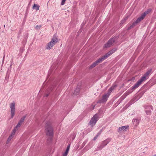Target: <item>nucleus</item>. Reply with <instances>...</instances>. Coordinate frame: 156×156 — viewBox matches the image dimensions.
<instances>
[{
    "instance_id": "obj_21",
    "label": "nucleus",
    "mask_w": 156,
    "mask_h": 156,
    "mask_svg": "<svg viewBox=\"0 0 156 156\" xmlns=\"http://www.w3.org/2000/svg\"><path fill=\"white\" fill-rule=\"evenodd\" d=\"M26 117V115H25L24 116H23L20 119L19 122L21 124H22L24 121Z\"/></svg>"
},
{
    "instance_id": "obj_1",
    "label": "nucleus",
    "mask_w": 156,
    "mask_h": 156,
    "mask_svg": "<svg viewBox=\"0 0 156 156\" xmlns=\"http://www.w3.org/2000/svg\"><path fill=\"white\" fill-rule=\"evenodd\" d=\"M116 50L117 49L115 48H114L108 52L106 53L103 56L99 58L97 60L95 61V62H93L92 64H91L89 66V69H91L95 67L97 65H98V64L99 63L103 61L106 59L110 55H111L114 52H115V51H116Z\"/></svg>"
},
{
    "instance_id": "obj_7",
    "label": "nucleus",
    "mask_w": 156,
    "mask_h": 156,
    "mask_svg": "<svg viewBox=\"0 0 156 156\" xmlns=\"http://www.w3.org/2000/svg\"><path fill=\"white\" fill-rule=\"evenodd\" d=\"M143 81H144L141 78L140 79L138 80L137 82L135 83L133 87H131V90H132V91L130 92V93H131L135 89L138 88L139 86L142 83Z\"/></svg>"
},
{
    "instance_id": "obj_35",
    "label": "nucleus",
    "mask_w": 156,
    "mask_h": 156,
    "mask_svg": "<svg viewBox=\"0 0 156 156\" xmlns=\"http://www.w3.org/2000/svg\"><path fill=\"white\" fill-rule=\"evenodd\" d=\"M129 104H130V105H131V103L130 102H129Z\"/></svg>"
},
{
    "instance_id": "obj_9",
    "label": "nucleus",
    "mask_w": 156,
    "mask_h": 156,
    "mask_svg": "<svg viewBox=\"0 0 156 156\" xmlns=\"http://www.w3.org/2000/svg\"><path fill=\"white\" fill-rule=\"evenodd\" d=\"M110 138H108L105 140L103 141L100 145L98 147V149L99 150H101L106 146L110 141Z\"/></svg>"
},
{
    "instance_id": "obj_33",
    "label": "nucleus",
    "mask_w": 156,
    "mask_h": 156,
    "mask_svg": "<svg viewBox=\"0 0 156 156\" xmlns=\"http://www.w3.org/2000/svg\"><path fill=\"white\" fill-rule=\"evenodd\" d=\"M125 21L124 20H122L121 21V23H123Z\"/></svg>"
},
{
    "instance_id": "obj_24",
    "label": "nucleus",
    "mask_w": 156,
    "mask_h": 156,
    "mask_svg": "<svg viewBox=\"0 0 156 156\" xmlns=\"http://www.w3.org/2000/svg\"><path fill=\"white\" fill-rule=\"evenodd\" d=\"M68 150H66L65 152L63 154V156H67L69 152Z\"/></svg>"
},
{
    "instance_id": "obj_6",
    "label": "nucleus",
    "mask_w": 156,
    "mask_h": 156,
    "mask_svg": "<svg viewBox=\"0 0 156 156\" xmlns=\"http://www.w3.org/2000/svg\"><path fill=\"white\" fill-rule=\"evenodd\" d=\"M116 37H114L110 38L105 44L104 46V48H109L111 46L113 45V44L115 42L116 40Z\"/></svg>"
},
{
    "instance_id": "obj_13",
    "label": "nucleus",
    "mask_w": 156,
    "mask_h": 156,
    "mask_svg": "<svg viewBox=\"0 0 156 156\" xmlns=\"http://www.w3.org/2000/svg\"><path fill=\"white\" fill-rule=\"evenodd\" d=\"M152 10V9L151 8L147 10V11L144 12L142 13L141 16L139 17L138 18L141 21L142 20L145 18V16L149 13H150Z\"/></svg>"
},
{
    "instance_id": "obj_32",
    "label": "nucleus",
    "mask_w": 156,
    "mask_h": 156,
    "mask_svg": "<svg viewBox=\"0 0 156 156\" xmlns=\"http://www.w3.org/2000/svg\"><path fill=\"white\" fill-rule=\"evenodd\" d=\"M102 131V129H101L100 130V131L99 132H101H101Z\"/></svg>"
},
{
    "instance_id": "obj_10",
    "label": "nucleus",
    "mask_w": 156,
    "mask_h": 156,
    "mask_svg": "<svg viewBox=\"0 0 156 156\" xmlns=\"http://www.w3.org/2000/svg\"><path fill=\"white\" fill-rule=\"evenodd\" d=\"M11 108V118H12L15 115V108L14 102L11 103L10 105Z\"/></svg>"
},
{
    "instance_id": "obj_26",
    "label": "nucleus",
    "mask_w": 156,
    "mask_h": 156,
    "mask_svg": "<svg viewBox=\"0 0 156 156\" xmlns=\"http://www.w3.org/2000/svg\"><path fill=\"white\" fill-rule=\"evenodd\" d=\"M70 144H69L68 145V146H67V148H66V150L69 151V149L70 147Z\"/></svg>"
},
{
    "instance_id": "obj_12",
    "label": "nucleus",
    "mask_w": 156,
    "mask_h": 156,
    "mask_svg": "<svg viewBox=\"0 0 156 156\" xmlns=\"http://www.w3.org/2000/svg\"><path fill=\"white\" fill-rule=\"evenodd\" d=\"M129 127L128 126L120 127L118 129L117 131L120 133H124L126 131L127 129H128Z\"/></svg>"
},
{
    "instance_id": "obj_27",
    "label": "nucleus",
    "mask_w": 156,
    "mask_h": 156,
    "mask_svg": "<svg viewBox=\"0 0 156 156\" xmlns=\"http://www.w3.org/2000/svg\"><path fill=\"white\" fill-rule=\"evenodd\" d=\"M41 27V26L40 25L39 26L37 25L36 27V28L37 29H40Z\"/></svg>"
},
{
    "instance_id": "obj_3",
    "label": "nucleus",
    "mask_w": 156,
    "mask_h": 156,
    "mask_svg": "<svg viewBox=\"0 0 156 156\" xmlns=\"http://www.w3.org/2000/svg\"><path fill=\"white\" fill-rule=\"evenodd\" d=\"M45 130L47 131L46 135L47 136L53 137V129L49 122H47L45 126Z\"/></svg>"
},
{
    "instance_id": "obj_17",
    "label": "nucleus",
    "mask_w": 156,
    "mask_h": 156,
    "mask_svg": "<svg viewBox=\"0 0 156 156\" xmlns=\"http://www.w3.org/2000/svg\"><path fill=\"white\" fill-rule=\"evenodd\" d=\"M116 87V86H112L108 90V92L106 93L107 94L110 96L111 92Z\"/></svg>"
},
{
    "instance_id": "obj_34",
    "label": "nucleus",
    "mask_w": 156,
    "mask_h": 156,
    "mask_svg": "<svg viewBox=\"0 0 156 156\" xmlns=\"http://www.w3.org/2000/svg\"><path fill=\"white\" fill-rule=\"evenodd\" d=\"M95 136L96 137H98L99 136V135H98L97 134Z\"/></svg>"
},
{
    "instance_id": "obj_22",
    "label": "nucleus",
    "mask_w": 156,
    "mask_h": 156,
    "mask_svg": "<svg viewBox=\"0 0 156 156\" xmlns=\"http://www.w3.org/2000/svg\"><path fill=\"white\" fill-rule=\"evenodd\" d=\"M79 92H80L79 88H77L75 90L74 93L73 94L75 95H77L79 94Z\"/></svg>"
},
{
    "instance_id": "obj_36",
    "label": "nucleus",
    "mask_w": 156,
    "mask_h": 156,
    "mask_svg": "<svg viewBox=\"0 0 156 156\" xmlns=\"http://www.w3.org/2000/svg\"><path fill=\"white\" fill-rule=\"evenodd\" d=\"M153 156H156V154L155 155H154Z\"/></svg>"
},
{
    "instance_id": "obj_2",
    "label": "nucleus",
    "mask_w": 156,
    "mask_h": 156,
    "mask_svg": "<svg viewBox=\"0 0 156 156\" xmlns=\"http://www.w3.org/2000/svg\"><path fill=\"white\" fill-rule=\"evenodd\" d=\"M58 40L56 36L54 35L50 42L47 44L46 46L47 49H50L57 43L58 42Z\"/></svg>"
},
{
    "instance_id": "obj_8",
    "label": "nucleus",
    "mask_w": 156,
    "mask_h": 156,
    "mask_svg": "<svg viewBox=\"0 0 156 156\" xmlns=\"http://www.w3.org/2000/svg\"><path fill=\"white\" fill-rule=\"evenodd\" d=\"M109 96L107 94H104L102 96V98L97 101V103L100 104L105 103Z\"/></svg>"
},
{
    "instance_id": "obj_16",
    "label": "nucleus",
    "mask_w": 156,
    "mask_h": 156,
    "mask_svg": "<svg viewBox=\"0 0 156 156\" xmlns=\"http://www.w3.org/2000/svg\"><path fill=\"white\" fill-rule=\"evenodd\" d=\"M55 86H53L51 87L48 88L46 92L48 93L45 94V97H47L49 95V94Z\"/></svg>"
},
{
    "instance_id": "obj_15",
    "label": "nucleus",
    "mask_w": 156,
    "mask_h": 156,
    "mask_svg": "<svg viewBox=\"0 0 156 156\" xmlns=\"http://www.w3.org/2000/svg\"><path fill=\"white\" fill-rule=\"evenodd\" d=\"M141 21L138 18L136 21L133 22L132 24L128 27L127 30H129L131 28L134 27L137 24L139 23Z\"/></svg>"
},
{
    "instance_id": "obj_18",
    "label": "nucleus",
    "mask_w": 156,
    "mask_h": 156,
    "mask_svg": "<svg viewBox=\"0 0 156 156\" xmlns=\"http://www.w3.org/2000/svg\"><path fill=\"white\" fill-rule=\"evenodd\" d=\"M21 124L20 123L18 122L17 125H16V127L14 128V129L13 130V134H14L15 133L16 129H17L18 128H20Z\"/></svg>"
},
{
    "instance_id": "obj_11",
    "label": "nucleus",
    "mask_w": 156,
    "mask_h": 156,
    "mask_svg": "<svg viewBox=\"0 0 156 156\" xmlns=\"http://www.w3.org/2000/svg\"><path fill=\"white\" fill-rule=\"evenodd\" d=\"M144 108L146 110H145V112L147 115H151V112L150 110V109L153 110V108L151 105H145L144 106Z\"/></svg>"
},
{
    "instance_id": "obj_30",
    "label": "nucleus",
    "mask_w": 156,
    "mask_h": 156,
    "mask_svg": "<svg viewBox=\"0 0 156 156\" xmlns=\"http://www.w3.org/2000/svg\"><path fill=\"white\" fill-rule=\"evenodd\" d=\"M101 134V132H99L97 134L98 135H99V136Z\"/></svg>"
},
{
    "instance_id": "obj_4",
    "label": "nucleus",
    "mask_w": 156,
    "mask_h": 156,
    "mask_svg": "<svg viewBox=\"0 0 156 156\" xmlns=\"http://www.w3.org/2000/svg\"><path fill=\"white\" fill-rule=\"evenodd\" d=\"M98 114H95L91 119L89 122V125H90L91 127H93L98 119Z\"/></svg>"
},
{
    "instance_id": "obj_29",
    "label": "nucleus",
    "mask_w": 156,
    "mask_h": 156,
    "mask_svg": "<svg viewBox=\"0 0 156 156\" xmlns=\"http://www.w3.org/2000/svg\"><path fill=\"white\" fill-rule=\"evenodd\" d=\"M98 137H96V136L94 137V140H95Z\"/></svg>"
},
{
    "instance_id": "obj_14",
    "label": "nucleus",
    "mask_w": 156,
    "mask_h": 156,
    "mask_svg": "<svg viewBox=\"0 0 156 156\" xmlns=\"http://www.w3.org/2000/svg\"><path fill=\"white\" fill-rule=\"evenodd\" d=\"M152 70V69L148 70L140 78L144 81H145L147 79L148 76L151 73Z\"/></svg>"
},
{
    "instance_id": "obj_23",
    "label": "nucleus",
    "mask_w": 156,
    "mask_h": 156,
    "mask_svg": "<svg viewBox=\"0 0 156 156\" xmlns=\"http://www.w3.org/2000/svg\"><path fill=\"white\" fill-rule=\"evenodd\" d=\"M13 133H12L11 135H10L9 137H8V138L7 139V142H9V141H10L12 139V134Z\"/></svg>"
},
{
    "instance_id": "obj_31",
    "label": "nucleus",
    "mask_w": 156,
    "mask_h": 156,
    "mask_svg": "<svg viewBox=\"0 0 156 156\" xmlns=\"http://www.w3.org/2000/svg\"><path fill=\"white\" fill-rule=\"evenodd\" d=\"M5 57V55H4V57H3V61H4V59Z\"/></svg>"
},
{
    "instance_id": "obj_25",
    "label": "nucleus",
    "mask_w": 156,
    "mask_h": 156,
    "mask_svg": "<svg viewBox=\"0 0 156 156\" xmlns=\"http://www.w3.org/2000/svg\"><path fill=\"white\" fill-rule=\"evenodd\" d=\"M66 1V0H62V2L61 3V5H64L65 3V2Z\"/></svg>"
},
{
    "instance_id": "obj_19",
    "label": "nucleus",
    "mask_w": 156,
    "mask_h": 156,
    "mask_svg": "<svg viewBox=\"0 0 156 156\" xmlns=\"http://www.w3.org/2000/svg\"><path fill=\"white\" fill-rule=\"evenodd\" d=\"M133 122L134 124L137 126L139 123L140 120L138 119H133Z\"/></svg>"
},
{
    "instance_id": "obj_37",
    "label": "nucleus",
    "mask_w": 156,
    "mask_h": 156,
    "mask_svg": "<svg viewBox=\"0 0 156 156\" xmlns=\"http://www.w3.org/2000/svg\"><path fill=\"white\" fill-rule=\"evenodd\" d=\"M5 25H4V27H5Z\"/></svg>"
},
{
    "instance_id": "obj_20",
    "label": "nucleus",
    "mask_w": 156,
    "mask_h": 156,
    "mask_svg": "<svg viewBox=\"0 0 156 156\" xmlns=\"http://www.w3.org/2000/svg\"><path fill=\"white\" fill-rule=\"evenodd\" d=\"M40 7V6L39 5L34 4L32 8L33 9H35L36 11H37L39 10Z\"/></svg>"
},
{
    "instance_id": "obj_28",
    "label": "nucleus",
    "mask_w": 156,
    "mask_h": 156,
    "mask_svg": "<svg viewBox=\"0 0 156 156\" xmlns=\"http://www.w3.org/2000/svg\"><path fill=\"white\" fill-rule=\"evenodd\" d=\"M13 62L12 61L11 63V64H10V68H11V66H12V65L13 64Z\"/></svg>"
},
{
    "instance_id": "obj_5",
    "label": "nucleus",
    "mask_w": 156,
    "mask_h": 156,
    "mask_svg": "<svg viewBox=\"0 0 156 156\" xmlns=\"http://www.w3.org/2000/svg\"><path fill=\"white\" fill-rule=\"evenodd\" d=\"M116 37H114L110 38L105 44L104 46V48H109L111 46L113 45V44L115 42L116 40Z\"/></svg>"
}]
</instances>
